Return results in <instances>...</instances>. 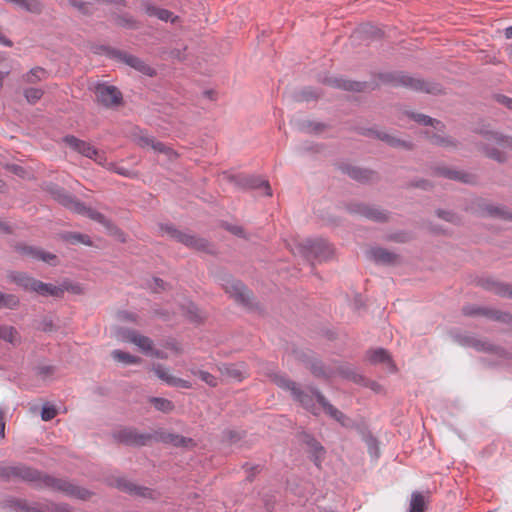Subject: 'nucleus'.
Here are the masks:
<instances>
[{
  "label": "nucleus",
  "instance_id": "nucleus-23",
  "mask_svg": "<svg viewBox=\"0 0 512 512\" xmlns=\"http://www.w3.org/2000/svg\"><path fill=\"white\" fill-rule=\"evenodd\" d=\"M151 370L160 380L164 381L169 386L184 389H190L192 387V384L189 381L171 375L168 368L160 363L153 364Z\"/></svg>",
  "mask_w": 512,
  "mask_h": 512
},
{
  "label": "nucleus",
  "instance_id": "nucleus-41",
  "mask_svg": "<svg viewBox=\"0 0 512 512\" xmlns=\"http://www.w3.org/2000/svg\"><path fill=\"white\" fill-rule=\"evenodd\" d=\"M111 355L114 360H116L118 362H122L126 365L140 364L142 362V359L140 357L132 355L128 352L121 351V350H114V351H112Z\"/></svg>",
  "mask_w": 512,
  "mask_h": 512
},
{
  "label": "nucleus",
  "instance_id": "nucleus-37",
  "mask_svg": "<svg viewBox=\"0 0 512 512\" xmlns=\"http://www.w3.org/2000/svg\"><path fill=\"white\" fill-rule=\"evenodd\" d=\"M60 238L70 244H84L86 246H92L90 237L86 234L78 232H64L60 234Z\"/></svg>",
  "mask_w": 512,
  "mask_h": 512
},
{
  "label": "nucleus",
  "instance_id": "nucleus-49",
  "mask_svg": "<svg viewBox=\"0 0 512 512\" xmlns=\"http://www.w3.org/2000/svg\"><path fill=\"white\" fill-rule=\"evenodd\" d=\"M47 78V71L41 67L32 68L25 76L24 80L27 83L35 84Z\"/></svg>",
  "mask_w": 512,
  "mask_h": 512
},
{
  "label": "nucleus",
  "instance_id": "nucleus-25",
  "mask_svg": "<svg viewBox=\"0 0 512 512\" xmlns=\"http://www.w3.org/2000/svg\"><path fill=\"white\" fill-rule=\"evenodd\" d=\"M367 135H372L394 148H401L404 150H412L414 148L412 142L397 138L396 136L383 131L369 130Z\"/></svg>",
  "mask_w": 512,
  "mask_h": 512
},
{
  "label": "nucleus",
  "instance_id": "nucleus-8",
  "mask_svg": "<svg viewBox=\"0 0 512 512\" xmlns=\"http://www.w3.org/2000/svg\"><path fill=\"white\" fill-rule=\"evenodd\" d=\"M345 208L350 214L358 215L377 223H386L390 219V212L376 205L352 201L347 203Z\"/></svg>",
  "mask_w": 512,
  "mask_h": 512
},
{
  "label": "nucleus",
  "instance_id": "nucleus-1",
  "mask_svg": "<svg viewBox=\"0 0 512 512\" xmlns=\"http://www.w3.org/2000/svg\"><path fill=\"white\" fill-rule=\"evenodd\" d=\"M27 482L36 488H49L81 500L90 498L91 492L66 479L56 478L22 463L13 465V479Z\"/></svg>",
  "mask_w": 512,
  "mask_h": 512
},
{
  "label": "nucleus",
  "instance_id": "nucleus-55",
  "mask_svg": "<svg viewBox=\"0 0 512 512\" xmlns=\"http://www.w3.org/2000/svg\"><path fill=\"white\" fill-rule=\"evenodd\" d=\"M45 512H71V507L65 503L43 502Z\"/></svg>",
  "mask_w": 512,
  "mask_h": 512
},
{
  "label": "nucleus",
  "instance_id": "nucleus-42",
  "mask_svg": "<svg viewBox=\"0 0 512 512\" xmlns=\"http://www.w3.org/2000/svg\"><path fill=\"white\" fill-rule=\"evenodd\" d=\"M149 402L154 406L156 410L163 413H170L175 408V405L172 401L162 397H151Z\"/></svg>",
  "mask_w": 512,
  "mask_h": 512
},
{
  "label": "nucleus",
  "instance_id": "nucleus-20",
  "mask_svg": "<svg viewBox=\"0 0 512 512\" xmlns=\"http://www.w3.org/2000/svg\"><path fill=\"white\" fill-rule=\"evenodd\" d=\"M337 168L342 173L360 183H369L377 178L376 173L373 170L353 166L349 163H340L337 165Z\"/></svg>",
  "mask_w": 512,
  "mask_h": 512
},
{
  "label": "nucleus",
  "instance_id": "nucleus-32",
  "mask_svg": "<svg viewBox=\"0 0 512 512\" xmlns=\"http://www.w3.org/2000/svg\"><path fill=\"white\" fill-rule=\"evenodd\" d=\"M126 339L138 346L144 353L150 354L153 348V341L135 330H127Z\"/></svg>",
  "mask_w": 512,
  "mask_h": 512
},
{
  "label": "nucleus",
  "instance_id": "nucleus-2",
  "mask_svg": "<svg viewBox=\"0 0 512 512\" xmlns=\"http://www.w3.org/2000/svg\"><path fill=\"white\" fill-rule=\"evenodd\" d=\"M379 80L392 87H404L414 91L439 95L443 88L439 83L411 77L404 72H385L378 75Z\"/></svg>",
  "mask_w": 512,
  "mask_h": 512
},
{
  "label": "nucleus",
  "instance_id": "nucleus-51",
  "mask_svg": "<svg viewBox=\"0 0 512 512\" xmlns=\"http://www.w3.org/2000/svg\"><path fill=\"white\" fill-rule=\"evenodd\" d=\"M190 372L193 375L198 376L203 382L208 384L210 387H216L218 384L216 377L207 371L192 368L190 369Z\"/></svg>",
  "mask_w": 512,
  "mask_h": 512
},
{
  "label": "nucleus",
  "instance_id": "nucleus-35",
  "mask_svg": "<svg viewBox=\"0 0 512 512\" xmlns=\"http://www.w3.org/2000/svg\"><path fill=\"white\" fill-rule=\"evenodd\" d=\"M33 292H36L41 296H52L55 298H62V290L59 288V286H55L51 283H44L38 279Z\"/></svg>",
  "mask_w": 512,
  "mask_h": 512
},
{
  "label": "nucleus",
  "instance_id": "nucleus-56",
  "mask_svg": "<svg viewBox=\"0 0 512 512\" xmlns=\"http://www.w3.org/2000/svg\"><path fill=\"white\" fill-rule=\"evenodd\" d=\"M43 93H44L43 90H41L39 88H28V89H25L24 96H25L26 100L28 101V103L35 104L42 98Z\"/></svg>",
  "mask_w": 512,
  "mask_h": 512
},
{
  "label": "nucleus",
  "instance_id": "nucleus-62",
  "mask_svg": "<svg viewBox=\"0 0 512 512\" xmlns=\"http://www.w3.org/2000/svg\"><path fill=\"white\" fill-rule=\"evenodd\" d=\"M303 441L306 445H308L311 449H314L318 452H321L323 450V446L319 441H317L313 436L310 434L304 433L303 434Z\"/></svg>",
  "mask_w": 512,
  "mask_h": 512
},
{
  "label": "nucleus",
  "instance_id": "nucleus-28",
  "mask_svg": "<svg viewBox=\"0 0 512 512\" xmlns=\"http://www.w3.org/2000/svg\"><path fill=\"white\" fill-rule=\"evenodd\" d=\"M294 127L304 133L318 135L329 128L326 123L316 122L308 119H297L293 121Z\"/></svg>",
  "mask_w": 512,
  "mask_h": 512
},
{
  "label": "nucleus",
  "instance_id": "nucleus-14",
  "mask_svg": "<svg viewBox=\"0 0 512 512\" xmlns=\"http://www.w3.org/2000/svg\"><path fill=\"white\" fill-rule=\"evenodd\" d=\"M44 190L58 203L64 207L75 212V210L84 209L82 202L69 194L64 188L54 184L48 183L45 185Z\"/></svg>",
  "mask_w": 512,
  "mask_h": 512
},
{
  "label": "nucleus",
  "instance_id": "nucleus-19",
  "mask_svg": "<svg viewBox=\"0 0 512 512\" xmlns=\"http://www.w3.org/2000/svg\"><path fill=\"white\" fill-rule=\"evenodd\" d=\"M2 506L14 512H45L43 502H29L26 499L15 497L4 499Z\"/></svg>",
  "mask_w": 512,
  "mask_h": 512
},
{
  "label": "nucleus",
  "instance_id": "nucleus-13",
  "mask_svg": "<svg viewBox=\"0 0 512 512\" xmlns=\"http://www.w3.org/2000/svg\"><path fill=\"white\" fill-rule=\"evenodd\" d=\"M63 142L73 151L102 164L104 156L90 143L81 140L73 135H66Z\"/></svg>",
  "mask_w": 512,
  "mask_h": 512
},
{
  "label": "nucleus",
  "instance_id": "nucleus-53",
  "mask_svg": "<svg viewBox=\"0 0 512 512\" xmlns=\"http://www.w3.org/2000/svg\"><path fill=\"white\" fill-rule=\"evenodd\" d=\"M59 288L62 290V296L64 295V292H71L73 294L80 295L83 293V289L80 284L73 283L70 280H64L60 285Z\"/></svg>",
  "mask_w": 512,
  "mask_h": 512
},
{
  "label": "nucleus",
  "instance_id": "nucleus-3",
  "mask_svg": "<svg viewBox=\"0 0 512 512\" xmlns=\"http://www.w3.org/2000/svg\"><path fill=\"white\" fill-rule=\"evenodd\" d=\"M273 382L280 388L287 390L291 393V396L297 401L305 410L311 412L313 415H319V408L316 405L317 397L315 391H319L315 388H310L309 391L303 390L296 382L289 379L287 376L282 374L273 375Z\"/></svg>",
  "mask_w": 512,
  "mask_h": 512
},
{
  "label": "nucleus",
  "instance_id": "nucleus-33",
  "mask_svg": "<svg viewBox=\"0 0 512 512\" xmlns=\"http://www.w3.org/2000/svg\"><path fill=\"white\" fill-rule=\"evenodd\" d=\"M82 207L84 209L75 210V213L87 216L91 220H94V221L102 224L104 227H106L110 231H113V230L118 231V228L112 223V221L107 219L102 213H100L92 208L86 207L84 205V203H82Z\"/></svg>",
  "mask_w": 512,
  "mask_h": 512
},
{
  "label": "nucleus",
  "instance_id": "nucleus-44",
  "mask_svg": "<svg viewBox=\"0 0 512 512\" xmlns=\"http://www.w3.org/2000/svg\"><path fill=\"white\" fill-rule=\"evenodd\" d=\"M485 317L506 324L512 322V314L491 308H487V312H485Z\"/></svg>",
  "mask_w": 512,
  "mask_h": 512
},
{
  "label": "nucleus",
  "instance_id": "nucleus-46",
  "mask_svg": "<svg viewBox=\"0 0 512 512\" xmlns=\"http://www.w3.org/2000/svg\"><path fill=\"white\" fill-rule=\"evenodd\" d=\"M336 374L343 376L344 378L350 379L355 383H361L364 381V377L358 374L352 367L350 366H339L335 368Z\"/></svg>",
  "mask_w": 512,
  "mask_h": 512
},
{
  "label": "nucleus",
  "instance_id": "nucleus-18",
  "mask_svg": "<svg viewBox=\"0 0 512 512\" xmlns=\"http://www.w3.org/2000/svg\"><path fill=\"white\" fill-rule=\"evenodd\" d=\"M476 212L482 217L500 218L512 221V212L504 206H495L483 199L475 202Z\"/></svg>",
  "mask_w": 512,
  "mask_h": 512
},
{
  "label": "nucleus",
  "instance_id": "nucleus-4",
  "mask_svg": "<svg viewBox=\"0 0 512 512\" xmlns=\"http://www.w3.org/2000/svg\"><path fill=\"white\" fill-rule=\"evenodd\" d=\"M477 133H479L486 142L476 143V148L482 152L485 157L501 164L505 163L507 161L506 154L495 147H491L490 143H495L501 147H507L512 150V136L487 129L477 130Z\"/></svg>",
  "mask_w": 512,
  "mask_h": 512
},
{
  "label": "nucleus",
  "instance_id": "nucleus-47",
  "mask_svg": "<svg viewBox=\"0 0 512 512\" xmlns=\"http://www.w3.org/2000/svg\"><path fill=\"white\" fill-rule=\"evenodd\" d=\"M452 180L458 181L464 184L475 185L477 184L478 178L475 174L469 173L463 170L454 169Z\"/></svg>",
  "mask_w": 512,
  "mask_h": 512
},
{
  "label": "nucleus",
  "instance_id": "nucleus-54",
  "mask_svg": "<svg viewBox=\"0 0 512 512\" xmlns=\"http://www.w3.org/2000/svg\"><path fill=\"white\" fill-rule=\"evenodd\" d=\"M485 312H487V308L476 306V305H465L462 307V313L465 316H484Z\"/></svg>",
  "mask_w": 512,
  "mask_h": 512
},
{
  "label": "nucleus",
  "instance_id": "nucleus-48",
  "mask_svg": "<svg viewBox=\"0 0 512 512\" xmlns=\"http://www.w3.org/2000/svg\"><path fill=\"white\" fill-rule=\"evenodd\" d=\"M430 142L437 146L442 147H453L456 148L458 146V141L450 136H442L439 134H433L430 136Z\"/></svg>",
  "mask_w": 512,
  "mask_h": 512
},
{
  "label": "nucleus",
  "instance_id": "nucleus-50",
  "mask_svg": "<svg viewBox=\"0 0 512 512\" xmlns=\"http://www.w3.org/2000/svg\"><path fill=\"white\" fill-rule=\"evenodd\" d=\"M115 23H116V25L124 27V28H129V29L139 28L137 20L134 19L129 14L117 15L115 17Z\"/></svg>",
  "mask_w": 512,
  "mask_h": 512
},
{
  "label": "nucleus",
  "instance_id": "nucleus-40",
  "mask_svg": "<svg viewBox=\"0 0 512 512\" xmlns=\"http://www.w3.org/2000/svg\"><path fill=\"white\" fill-rule=\"evenodd\" d=\"M410 117L416 121L419 124H422L424 126H433L436 129L442 130L444 128V124L434 118H431L428 115L421 114V113H412Z\"/></svg>",
  "mask_w": 512,
  "mask_h": 512
},
{
  "label": "nucleus",
  "instance_id": "nucleus-15",
  "mask_svg": "<svg viewBox=\"0 0 512 512\" xmlns=\"http://www.w3.org/2000/svg\"><path fill=\"white\" fill-rule=\"evenodd\" d=\"M106 50L112 58L125 63L126 65L134 68L135 70L141 72L142 74L147 75V76L155 75V70L152 67H150L149 65H147L140 58L130 55L121 50H117V49L107 48Z\"/></svg>",
  "mask_w": 512,
  "mask_h": 512
},
{
  "label": "nucleus",
  "instance_id": "nucleus-5",
  "mask_svg": "<svg viewBox=\"0 0 512 512\" xmlns=\"http://www.w3.org/2000/svg\"><path fill=\"white\" fill-rule=\"evenodd\" d=\"M159 228L163 233L168 234L171 238L188 248L207 254L215 253L214 246L205 238L182 232L172 224H160Z\"/></svg>",
  "mask_w": 512,
  "mask_h": 512
},
{
  "label": "nucleus",
  "instance_id": "nucleus-11",
  "mask_svg": "<svg viewBox=\"0 0 512 512\" xmlns=\"http://www.w3.org/2000/svg\"><path fill=\"white\" fill-rule=\"evenodd\" d=\"M222 286L235 302L245 307L251 306L252 293L240 280L227 276L223 278Z\"/></svg>",
  "mask_w": 512,
  "mask_h": 512
},
{
  "label": "nucleus",
  "instance_id": "nucleus-21",
  "mask_svg": "<svg viewBox=\"0 0 512 512\" xmlns=\"http://www.w3.org/2000/svg\"><path fill=\"white\" fill-rule=\"evenodd\" d=\"M315 394L317 397V403L323 408L326 414L339 422L343 427H351L353 425V421L343 412L330 404L320 391H315Z\"/></svg>",
  "mask_w": 512,
  "mask_h": 512
},
{
  "label": "nucleus",
  "instance_id": "nucleus-38",
  "mask_svg": "<svg viewBox=\"0 0 512 512\" xmlns=\"http://www.w3.org/2000/svg\"><path fill=\"white\" fill-rule=\"evenodd\" d=\"M321 95L322 91L320 89H316L313 87H304L302 90L295 94L294 98L298 102H309L319 99Z\"/></svg>",
  "mask_w": 512,
  "mask_h": 512
},
{
  "label": "nucleus",
  "instance_id": "nucleus-24",
  "mask_svg": "<svg viewBox=\"0 0 512 512\" xmlns=\"http://www.w3.org/2000/svg\"><path fill=\"white\" fill-rule=\"evenodd\" d=\"M153 441L171 444L175 447H192L195 445L192 438L184 437L179 434L165 431H156L153 433Z\"/></svg>",
  "mask_w": 512,
  "mask_h": 512
},
{
  "label": "nucleus",
  "instance_id": "nucleus-16",
  "mask_svg": "<svg viewBox=\"0 0 512 512\" xmlns=\"http://www.w3.org/2000/svg\"><path fill=\"white\" fill-rule=\"evenodd\" d=\"M97 101L109 108L119 106L123 102V95L120 90L112 85L97 84L95 87Z\"/></svg>",
  "mask_w": 512,
  "mask_h": 512
},
{
  "label": "nucleus",
  "instance_id": "nucleus-22",
  "mask_svg": "<svg viewBox=\"0 0 512 512\" xmlns=\"http://www.w3.org/2000/svg\"><path fill=\"white\" fill-rule=\"evenodd\" d=\"M477 285L496 295L512 299V285L510 284L487 277L478 279Z\"/></svg>",
  "mask_w": 512,
  "mask_h": 512
},
{
  "label": "nucleus",
  "instance_id": "nucleus-34",
  "mask_svg": "<svg viewBox=\"0 0 512 512\" xmlns=\"http://www.w3.org/2000/svg\"><path fill=\"white\" fill-rule=\"evenodd\" d=\"M137 142L140 147H151L157 153L169 152V146L149 135H140Z\"/></svg>",
  "mask_w": 512,
  "mask_h": 512
},
{
  "label": "nucleus",
  "instance_id": "nucleus-7",
  "mask_svg": "<svg viewBox=\"0 0 512 512\" xmlns=\"http://www.w3.org/2000/svg\"><path fill=\"white\" fill-rule=\"evenodd\" d=\"M453 339L461 346L472 347L479 352L492 353L499 358L512 360V353L501 346L494 345L488 341L478 339L468 334H455Z\"/></svg>",
  "mask_w": 512,
  "mask_h": 512
},
{
  "label": "nucleus",
  "instance_id": "nucleus-30",
  "mask_svg": "<svg viewBox=\"0 0 512 512\" xmlns=\"http://www.w3.org/2000/svg\"><path fill=\"white\" fill-rule=\"evenodd\" d=\"M218 369L222 376L238 382L242 381L247 374L244 364H222Z\"/></svg>",
  "mask_w": 512,
  "mask_h": 512
},
{
  "label": "nucleus",
  "instance_id": "nucleus-31",
  "mask_svg": "<svg viewBox=\"0 0 512 512\" xmlns=\"http://www.w3.org/2000/svg\"><path fill=\"white\" fill-rule=\"evenodd\" d=\"M368 359L372 364L385 363L390 372L397 371V367L391 359L390 354L383 348H377L368 352Z\"/></svg>",
  "mask_w": 512,
  "mask_h": 512
},
{
  "label": "nucleus",
  "instance_id": "nucleus-59",
  "mask_svg": "<svg viewBox=\"0 0 512 512\" xmlns=\"http://www.w3.org/2000/svg\"><path fill=\"white\" fill-rule=\"evenodd\" d=\"M433 174L438 177H443L452 180L454 174V168L441 165L432 168Z\"/></svg>",
  "mask_w": 512,
  "mask_h": 512
},
{
  "label": "nucleus",
  "instance_id": "nucleus-58",
  "mask_svg": "<svg viewBox=\"0 0 512 512\" xmlns=\"http://www.w3.org/2000/svg\"><path fill=\"white\" fill-rule=\"evenodd\" d=\"M147 287L154 293H160L167 289V283L161 278L153 277L152 280L147 283Z\"/></svg>",
  "mask_w": 512,
  "mask_h": 512
},
{
  "label": "nucleus",
  "instance_id": "nucleus-45",
  "mask_svg": "<svg viewBox=\"0 0 512 512\" xmlns=\"http://www.w3.org/2000/svg\"><path fill=\"white\" fill-rule=\"evenodd\" d=\"M20 305V299L14 294L0 292V308L17 309Z\"/></svg>",
  "mask_w": 512,
  "mask_h": 512
},
{
  "label": "nucleus",
  "instance_id": "nucleus-64",
  "mask_svg": "<svg viewBox=\"0 0 512 512\" xmlns=\"http://www.w3.org/2000/svg\"><path fill=\"white\" fill-rule=\"evenodd\" d=\"M57 415V410L54 406H43L41 411V418L43 421H50Z\"/></svg>",
  "mask_w": 512,
  "mask_h": 512
},
{
  "label": "nucleus",
  "instance_id": "nucleus-27",
  "mask_svg": "<svg viewBox=\"0 0 512 512\" xmlns=\"http://www.w3.org/2000/svg\"><path fill=\"white\" fill-rule=\"evenodd\" d=\"M367 256L377 264L392 265L398 260V255L381 247L370 248Z\"/></svg>",
  "mask_w": 512,
  "mask_h": 512
},
{
  "label": "nucleus",
  "instance_id": "nucleus-36",
  "mask_svg": "<svg viewBox=\"0 0 512 512\" xmlns=\"http://www.w3.org/2000/svg\"><path fill=\"white\" fill-rule=\"evenodd\" d=\"M247 189H263L266 196H272V189L268 180L262 179L259 176H247Z\"/></svg>",
  "mask_w": 512,
  "mask_h": 512
},
{
  "label": "nucleus",
  "instance_id": "nucleus-63",
  "mask_svg": "<svg viewBox=\"0 0 512 512\" xmlns=\"http://www.w3.org/2000/svg\"><path fill=\"white\" fill-rule=\"evenodd\" d=\"M13 479V465L0 463V480L10 481Z\"/></svg>",
  "mask_w": 512,
  "mask_h": 512
},
{
  "label": "nucleus",
  "instance_id": "nucleus-61",
  "mask_svg": "<svg viewBox=\"0 0 512 512\" xmlns=\"http://www.w3.org/2000/svg\"><path fill=\"white\" fill-rule=\"evenodd\" d=\"M39 330L43 332H52L55 330V324L54 320L50 316H45L41 319L39 322V325L37 327Z\"/></svg>",
  "mask_w": 512,
  "mask_h": 512
},
{
  "label": "nucleus",
  "instance_id": "nucleus-52",
  "mask_svg": "<svg viewBox=\"0 0 512 512\" xmlns=\"http://www.w3.org/2000/svg\"><path fill=\"white\" fill-rule=\"evenodd\" d=\"M436 215L447 221V222H450L452 224H455V225H460L461 224V218L454 212L452 211H447V210H443V209H437L436 210Z\"/></svg>",
  "mask_w": 512,
  "mask_h": 512
},
{
  "label": "nucleus",
  "instance_id": "nucleus-43",
  "mask_svg": "<svg viewBox=\"0 0 512 512\" xmlns=\"http://www.w3.org/2000/svg\"><path fill=\"white\" fill-rule=\"evenodd\" d=\"M0 339L16 345L18 341V332L13 326L1 325L0 326Z\"/></svg>",
  "mask_w": 512,
  "mask_h": 512
},
{
  "label": "nucleus",
  "instance_id": "nucleus-17",
  "mask_svg": "<svg viewBox=\"0 0 512 512\" xmlns=\"http://www.w3.org/2000/svg\"><path fill=\"white\" fill-rule=\"evenodd\" d=\"M14 249L22 256L41 260L51 266H56L59 263L58 257L55 254L46 252L37 246L27 245L25 243H17L14 246Z\"/></svg>",
  "mask_w": 512,
  "mask_h": 512
},
{
  "label": "nucleus",
  "instance_id": "nucleus-6",
  "mask_svg": "<svg viewBox=\"0 0 512 512\" xmlns=\"http://www.w3.org/2000/svg\"><path fill=\"white\" fill-rule=\"evenodd\" d=\"M294 253L303 256L308 261L315 259L322 262L332 256L333 250L324 239H305L296 245Z\"/></svg>",
  "mask_w": 512,
  "mask_h": 512
},
{
  "label": "nucleus",
  "instance_id": "nucleus-39",
  "mask_svg": "<svg viewBox=\"0 0 512 512\" xmlns=\"http://www.w3.org/2000/svg\"><path fill=\"white\" fill-rule=\"evenodd\" d=\"M425 510H426V499H425L424 495L418 491H414L411 494L409 512H425Z\"/></svg>",
  "mask_w": 512,
  "mask_h": 512
},
{
  "label": "nucleus",
  "instance_id": "nucleus-10",
  "mask_svg": "<svg viewBox=\"0 0 512 512\" xmlns=\"http://www.w3.org/2000/svg\"><path fill=\"white\" fill-rule=\"evenodd\" d=\"M115 441L128 446H146L153 441V433H139L136 428L125 427L113 432Z\"/></svg>",
  "mask_w": 512,
  "mask_h": 512
},
{
  "label": "nucleus",
  "instance_id": "nucleus-26",
  "mask_svg": "<svg viewBox=\"0 0 512 512\" xmlns=\"http://www.w3.org/2000/svg\"><path fill=\"white\" fill-rule=\"evenodd\" d=\"M116 486L121 491L129 493L131 495L142 497V498H150L152 497V490L150 488L139 486L131 481H128L124 478H120L116 481Z\"/></svg>",
  "mask_w": 512,
  "mask_h": 512
},
{
  "label": "nucleus",
  "instance_id": "nucleus-57",
  "mask_svg": "<svg viewBox=\"0 0 512 512\" xmlns=\"http://www.w3.org/2000/svg\"><path fill=\"white\" fill-rule=\"evenodd\" d=\"M247 176L248 175H225V178L227 181L234 186L241 188V189H247Z\"/></svg>",
  "mask_w": 512,
  "mask_h": 512
},
{
  "label": "nucleus",
  "instance_id": "nucleus-29",
  "mask_svg": "<svg viewBox=\"0 0 512 512\" xmlns=\"http://www.w3.org/2000/svg\"><path fill=\"white\" fill-rule=\"evenodd\" d=\"M9 281L15 283L25 291L33 292L37 279L25 272L10 271L7 275Z\"/></svg>",
  "mask_w": 512,
  "mask_h": 512
},
{
  "label": "nucleus",
  "instance_id": "nucleus-60",
  "mask_svg": "<svg viewBox=\"0 0 512 512\" xmlns=\"http://www.w3.org/2000/svg\"><path fill=\"white\" fill-rule=\"evenodd\" d=\"M243 435L239 431L235 430H225L223 432V441L232 445L239 442L242 439Z\"/></svg>",
  "mask_w": 512,
  "mask_h": 512
},
{
  "label": "nucleus",
  "instance_id": "nucleus-12",
  "mask_svg": "<svg viewBox=\"0 0 512 512\" xmlns=\"http://www.w3.org/2000/svg\"><path fill=\"white\" fill-rule=\"evenodd\" d=\"M318 81L324 85L331 86L336 89H342L345 91L352 92H364L366 90H375L376 88H378L377 83L352 81L345 79L343 77L325 76L323 78H320Z\"/></svg>",
  "mask_w": 512,
  "mask_h": 512
},
{
  "label": "nucleus",
  "instance_id": "nucleus-9",
  "mask_svg": "<svg viewBox=\"0 0 512 512\" xmlns=\"http://www.w3.org/2000/svg\"><path fill=\"white\" fill-rule=\"evenodd\" d=\"M296 358L318 379L328 381L336 375L335 367L326 366L321 360L312 356L308 351H295Z\"/></svg>",
  "mask_w": 512,
  "mask_h": 512
}]
</instances>
